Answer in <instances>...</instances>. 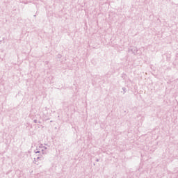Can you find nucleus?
<instances>
[{"label": "nucleus", "instance_id": "nucleus-3", "mask_svg": "<svg viewBox=\"0 0 178 178\" xmlns=\"http://www.w3.org/2000/svg\"><path fill=\"white\" fill-rule=\"evenodd\" d=\"M41 158V156H40L39 154L38 155V157L36 158V159L38 161V159H40Z\"/></svg>", "mask_w": 178, "mask_h": 178}, {"label": "nucleus", "instance_id": "nucleus-4", "mask_svg": "<svg viewBox=\"0 0 178 178\" xmlns=\"http://www.w3.org/2000/svg\"><path fill=\"white\" fill-rule=\"evenodd\" d=\"M40 152H41L40 151H37L35 152V154H40Z\"/></svg>", "mask_w": 178, "mask_h": 178}, {"label": "nucleus", "instance_id": "nucleus-9", "mask_svg": "<svg viewBox=\"0 0 178 178\" xmlns=\"http://www.w3.org/2000/svg\"><path fill=\"white\" fill-rule=\"evenodd\" d=\"M38 123H41V122L39 121Z\"/></svg>", "mask_w": 178, "mask_h": 178}, {"label": "nucleus", "instance_id": "nucleus-7", "mask_svg": "<svg viewBox=\"0 0 178 178\" xmlns=\"http://www.w3.org/2000/svg\"><path fill=\"white\" fill-rule=\"evenodd\" d=\"M40 148H42V145H40Z\"/></svg>", "mask_w": 178, "mask_h": 178}, {"label": "nucleus", "instance_id": "nucleus-1", "mask_svg": "<svg viewBox=\"0 0 178 178\" xmlns=\"http://www.w3.org/2000/svg\"><path fill=\"white\" fill-rule=\"evenodd\" d=\"M38 161V159H36L35 158H34L33 163L37 164V161Z\"/></svg>", "mask_w": 178, "mask_h": 178}, {"label": "nucleus", "instance_id": "nucleus-8", "mask_svg": "<svg viewBox=\"0 0 178 178\" xmlns=\"http://www.w3.org/2000/svg\"><path fill=\"white\" fill-rule=\"evenodd\" d=\"M96 161H97V162H99V159H97Z\"/></svg>", "mask_w": 178, "mask_h": 178}, {"label": "nucleus", "instance_id": "nucleus-6", "mask_svg": "<svg viewBox=\"0 0 178 178\" xmlns=\"http://www.w3.org/2000/svg\"><path fill=\"white\" fill-rule=\"evenodd\" d=\"M41 152H42V154H44V149H43L41 150Z\"/></svg>", "mask_w": 178, "mask_h": 178}, {"label": "nucleus", "instance_id": "nucleus-2", "mask_svg": "<svg viewBox=\"0 0 178 178\" xmlns=\"http://www.w3.org/2000/svg\"><path fill=\"white\" fill-rule=\"evenodd\" d=\"M123 94H126V88H122Z\"/></svg>", "mask_w": 178, "mask_h": 178}, {"label": "nucleus", "instance_id": "nucleus-10", "mask_svg": "<svg viewBox=\"0 0 178 178\" xmlns=\"http://www.w3.org/2000/svg\"><path fill=\"white\" fill-rule=\"evenodd\" d=\"M44 149H47V147H44Z\"/></svg>", "mask_w": 178, "mask_h": 178}, {"label": "nucleus", "instance_id": "nucleus-5", "mask_svg": "<svg viewBox=\"0 0 178 178\" xmlns=\"http://www.w3.org/2000/svg\"><path fill=\"white\" fill-rule=\"evenodd\" d=\"M33 122H34V123H37L38 121H37V120H34Z\"/></svg>", "mask_w": 178, "mask_h": 178}]
</instances>
